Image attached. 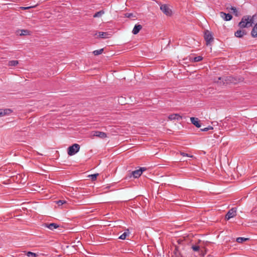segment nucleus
I'll use <instances>...</instances> for the list:
<instances>
[{
	"mask_svg": "<svg viewBox=\"0 0 257 257\" xmlns=\"http://www.w3.org/2000/svg\"><path fill=\"white\" fill-rule=\"evenodd\" d=\"M66 203V202L65 200H59L57 202V203L59 206L62 205Z\"/></svg>",
	"mask_w": 257,
	"mask_h": 257,
	"instance_id": "27",
	"label": "nucleus"
},
{
	"mask_svg": "<svg viewBox=\"0 0 257 257\" xmlns=\"http://www.w3.org/2000/svg\"><path fill=\"white\" fill-rule=\"evenodd\" d=\"M133 14L132 13H127V14H125V16L127 18H130L131 17H132L133 16Z\"/></svg>",
	"mask_w": 257,
	"mask_h": 257,
	"instance_id": "31",
	"label": "nucleus"
},
{
	"mask_svg": "<svg viewBox=\"0 0 257 257\" xmlns=\"http://www.w3.org/2000/svg\"><path fill=\"white\" fill-rule=\"evenodd\" d=\"M19 62L17 60H11L9 62V65L10 66H15L18 64Z\"/></svg>",
	"mask_w": 257,
	"mask_h": 257,
	"instance_id": "20",
	"label": "nucleus"
},
{
	"mask_svg": "<svg viewBox=\"0 0 257 257\" xmlns=\"http://www.w3.org/2000/svg\"><path fill=\"white\" fill-rule=\"evenodd\" d=\"M168 118L170 120L179 119V118H181V116L178 114H172L168 116Z\"/></svg>",
	"mask_w": 257,
	"mask_h": 257,
	"instance_id": "15",
	"label": "nucleus"
},
{
	"mask_svg": "<svg viewBox=\"0 0 257 257\" xmlns=\"http://www.w3.org/2000/svg\"><path fill=\"white\" fill-rule=\"evenodd\" d=\"M104 14L103 10H101L99 12H96L94 15L93 18H100Z\"/></svg>",
	"mask_w": 257,
	"mask_h": 257,
	"instance_id": "17",
	"label": "nucleus"
},
{
	"mask_svg": "<svg viewBox=\"0 0 257 257\" xmlns=\"http://www.w3.org/2000/svg\"><path fill=\"white\" fill-rule=\"evenodd\" d=\"M93 136L101 139L105 138L107 137V134L106 133L99 131H95L93 134Z\"/></svg>",
	"mask_w": 257,
	"mask_h": 257,
	"instance_id": "10",
	"label": "nucleus"
},
{
	"mask_svg": "<svg viewBox=\"0 0 257 257\" xmlns=\"http://www.w3.org/2000/svg\"><path fill=\"white\" fill-rule=\"evenodd\" d=\"M80 149V146L78 144H74L68 148V154L69 156H73L77 153Z\"/></svg>",
	"mask_w": 257,
	"mask_h": 257,
	"instance_id": "2",
	"label": "nucleus"
},
{
	"mask_svg": "<svg viewBox=\"0 0 257 257\" xmlns=\"http://www.w3.org/2000/svg\"><path fill=\"white\" fill-rule=\"evenodd\" d=\"M192 248L194 251H198L200 249L199 246L197 245H193Z\"/></svg>",
	"mask_w": 257,
	"mask_h": 257,
	"instance_id": "28",
	"label": "nucleus"
},
{
	"mask_svg": "<svg viewBox=\"0 0 257 257\" xmlns=\"http://www.w3.org/2000/svg\"><path fill=\"white\" fill-rule=\"evenodd\" d=\"M160 10L167 16H170L172 15V11L169 6L166 4L162 5L160 6Z\"/></svg>",
	"mask_w": 257,
	"mask_h": 257,
	"instance_id": "4",
	"label": "nucleus"
},
{
	"mask_svg": "<svg viewBox=\"0 0 257 257\" xmlns=\"http://www.w3.org/2000/svg\"><path fill=\"white\" fill-rule=\"evenodd\" d=\"M204 37L207 45L210 44V43L213 41L212 33L208 30H206L204 32Z\"/></svg>",
	"mask_w": 257,
	"mask_h": 257,
	"instance_id": "3",
	"label": "nucleus"
},
{
	"mask_svg": "<svg viewBox=\"0 0 257 257\" xmlns=\"http://www.w3.org/2000/svg\"><path fill=\"white\" fill-rule=\"evenodd\" d=\"M203 58L201 56H197L193 58V61L195 62H199L202 60Z\"/></svg>",
	"mask_w": 257,
	"mask_h": 257,
	"instance_id": "24",
	"label": "nucleus"
},
{
	"mask_svg": "<svg viewBox=\"0 0 257 257\" xmlns=\"http://www.w3.org/2000/svg\"><path fill=\"white\" fill-rule=\"evenodd\" d=\"M248 238L239 237L236 238V241L238 243H242L243 241L248 240Z\"/></svg>",
	"mask_w": 257,
	"mask_h": 257,
	"instance_id": "18",
	"label": "nucleus"
},
{
	"mask_svg": "<svg viewBox=\"0 0 257 257\" xmlns=\"http://www.w3.org/2000/svg\"><path fill=\"white\" fill-rule=\"evenodd\" d=\"M98 37L103 39L108 38L110 37V34L107 32H100Z\"/></svg>",
	"mask_w": 257,
	"mask_h": 257,
	"instance_id": "14",
	"label": "nucleus"
},
{
	"mask_svg": "<svg viewBox=\"0 0 257 257\" xmlns=\"http://www.w3.org/2000/svg\"><path fill=\"white\" fill-rule=\"evenodd\" d=\"M213 127H212V126H208V127H205V128H201V131H203V132H207V131H209V130H213Z\"/></svg>",
	"mask_w": 257,
	"mask_h": 257,
	"instance_id": "25",
	"label": "nucleus"
},
{
	"mask_svg": "<svg viewBox=\"0 0 257 257\" xmlns=\"http://www.w3.org/2000/svg\"><path fill=\"white\" fill-rule=\"evenodd\" d=\"M128 235V233L124 232L119 237L121 239H125L126 236Z\"/></svg>",
	"mask_w": 257,
	"mask_h": 257,
	"instance_id": "23",
	"label": "nucleus"
},
{
	"mask_svg": "<svg viewBox=\"0 0 257 257\" xmlns=\"http://www.w3.org/2000/svg\"><path fill=\"white\" fill-rule=\"evenodd\" d=\"M29 8H30V7H22V9L23 10H26V9H28Z\"/></svg>",
	"mask_w": 257,
	"mask_h": 257,
	"instance_id": "33",
	"label": "nucleus"
},
{
	"mask_svg": "<svg viewBox=\"0 0 257 257\" xmlns=\"http://www.w3.org/2000/svg\"><path fill=\"white\" fill-rule=\"evenodd\" d=\"M221 79H222V77H218V80H217V81H215V82H216L218 83V82H219V80H221Z\"/></svg>",
	"mask_w": 257,
	"mask_h": 257,
	"instance_id": "32",
	"label": "nucleus"
},
{
	"mask_svg": "<svg viewBox=\"0 0 257 257\" xmlns=\"http://www.w3.org/2000/svg\"><path fill=\"white\" fill-rule=\"evenodd\" d=\"M251 35L252 37L255 38L257 37V23L255 25L254 27L253 28L251 32Z\"/></svg>",
	"mask_w": 257,
	"mask_h": 257,
	"instance_id": "16",
	"label": "nucleus"
},
{
	"mask_svg": "<svg viewBox=\"0 0 257 257\" xmlns=\"http://www.w3.org/2000/svg\"><path fill=\"white\" fill-rule=\"evenodd\" d=\"M230 9H231L232 11H233V13H234L236 16H237V10H236V9L235 7H231V8H230Z\"/></svg>",
	"mask_w": 257,
	"mask_h": 257,
	"instance_id": "29",
	"label": "nucleus"
},
{
	"mask_svg": "<svg viewBox=\"0 0 257 257\" xmlns=\"http://www.w3.org/2000/svg\"><path fill=\"white\" fill-rule=\"evenodd\" d=\"M30 34V32L27 30H21V33L20 34V36L28 35Z\"/></svg>",
	"mask_w": 257,
	"mask_h": 257,
	"instance_id": "22",
	"label": "nucleus"
},
{
	"mask_svg": "<svg viewBox=\"0 0 257 257\" xmlns=\"http://www.w3.org/2000/svg\"><path fill=\"white\" fill-rule=\"evenodd\" d=\"M26 254L28 257H37L38 255L37 253L31 251L26 252Z\"/></svg>",
	"mask_w": 257,
	"mask_h": 257,
	"instance_id": "19",
	"label": "nucleus"
},
{
	"mask_svg": "<svg viewBox=\"0 0 257 257\" xmlns=\"http://www.w3.org/2000/svg\"><path fill=\"white\" fill-rule=\"evenodd\" d=\"M220 16L225 21H229L232 18L230 14H226L222 12L220 13Z\"/></svg>",
	"mask_w": 257,
	"mask_h": 257,
	"instance_id": "7",
	"label": "nucleus"
},
{
	"mask_svg": "<svg viewBox=\"0 0 257 257\" xmlns=\"http://www.w3.org/2000/svg\"><path fill=\"white\" fill-rule=\"evenodd\" d=\"M142 29V26L141 25H136L133 30V33L134 35L138 34L140 31Z\"/></svg>",
	"mask_w": 257,
	"mask_h": 257,
	"instance_id": "12",
	"label": "nucleus"
},
{
	"mask_svg": "<svg viewBox=\"0 0 257 257\" xmlns=\"http://www.w3.org/2000/svg\"><path fill=\"white\" fill-rule=\"evenodd\" d=\"M98 175V174H94L91 175L90 176V177L92 181H94L96 179Z\"/></svg>",
	"mask_w": 257,
	"mask_h": 257,
	"instance_id": "26",
	"label": "nucleus"
},
{
	"mask_svg": "<svg viewBox=\"0 0 257 257\" xmlns=\"http://www.w3.org/2000/svg\"><path fill=\"white\" fill-rule=\"evenodd\" d=\"M246 31L244 30H239L235 32L234 35L238 38H241L244 35H246Z\"/></svg>",
	"mask_w": 257,
	"mask_h": 257,
	"instance_id": "11",
	"label": "nucleus"
},
{
	"mask_svg": "<svg viewBox=\"0 0 257 257\" xmlns=\"http://www.w3.org/2000/svg\"><path fill=\"white\" fill-rule=\"evenodd\" d=\"M236 215V210L234 208H232L231 209L229 210L227 212V214L225 215V218L226 220H229V219L235 216Z\"/></svg>",
	"mask_w": 257,
	"mask_h": 257,
	"instance_id": "6",
	"label": "nucleus"
},
{
	"mask_svg": "<svg viewBox=\"0 0 257 257\" xmlns=\"http://www.w3.org/2000/svg\"><path fill=\"white\" fill-rule=\"evenodd\" d=\"M147 170L145 167H141L139 169L133 171L132 175L135 178H139L143 173V172Z\"/></svg>",
	"mask_w": 257,
	"mask_h": 257,
	"instance_id": "5",
	"label": "nucleus"
},
{
	"mask_svg": "<svg viewBox=\"0 0 257 257\" xmlns=\"http://www.w3.org/2000/svg\"><path fill=\"white\" fill-rule=\"evenodd\" d=\"M190 120L192 123L195 126L198 128L200 127L201 124L198 118L192 117L190 118Z\"/></svg>",
	"mask_w": 257,
	"mask_h": 257,
	"instance_id": "9",
	"label": "nucleus"
},
{
	"mask_svg": "<svg viewBox=\"0 0 257 257\" xmlns=\"http://www.w3.org/2000/svg\"><path fill=\"white\" fill-rule=\"evenodd\" d=\"M181 155L182 156H187V157H192V156H189L187 154L185 153H183V152H181Z\"/></svg>",
	"mask_w": 257,
	"mask_h": 257,
	"instance_id": "30",
	"label": "nucleus"
},
{
	"mask_svg": "<svg viewBox=\"0 0 257 257\" xmlns=\"http://www.w3.org/2000/svg\"><path fill=\"white\" fill-rule=\"evenodd\" d=\"M44 226V227H47L52 230H53L54 229L57 228L59 227V225L55 223H45Z\"/></svg>",
	"mask_w": 257,
	"mask_h": 257,
	"instance_id": "8",
	"label": "nucleus"
},
{
	"mask_svg": "<svg viewBox=\"0 0 257 257\" xmlns=\"http://www.w3.org/2000/svg\"><path fill=\"white\" fill-rule=\"evenodd\" d=\"M255 16L250 17L248 16L243 17L241 21L239 23L238 26L240 28H249L252 26L254 23Z\"/></svg>",
	"mask_w": 257,
	"mask_h": 257,
	"instance_id": "1",
	"label": "nucleus"
},
{
	"mask_svg": "<svg viewBox=\"0 0 257 257\" xmlns=\"http://www.w3.org/2000/svg\"><path fill=\"white\" fill-rule=\"evenodd\" d=\"M103 52V49H100L99 50H96L93 52V54L94 55H98L101 54Z\"/></svg>",
	"mask_w": 257,
	"mask_h": 257,
	"instance_id": "21",
	"label": "nucleus"
},
{
	"mask_svg": "<svg viewBox=\"0 0 257 257\" xmlns=\"http://www.w3.org/2000/svg\"><path fill=\"white\" fill-rule=\"evenodd\" d=\"M1 112H2V116L6 115H9L12 112V110L9 108L6 109H0Z\"/></svg>",
	"mask_w": 257,
	"mask_h": 257,
	"instance_id": "13",
	"label": "nucleus"
}]
</instances>
